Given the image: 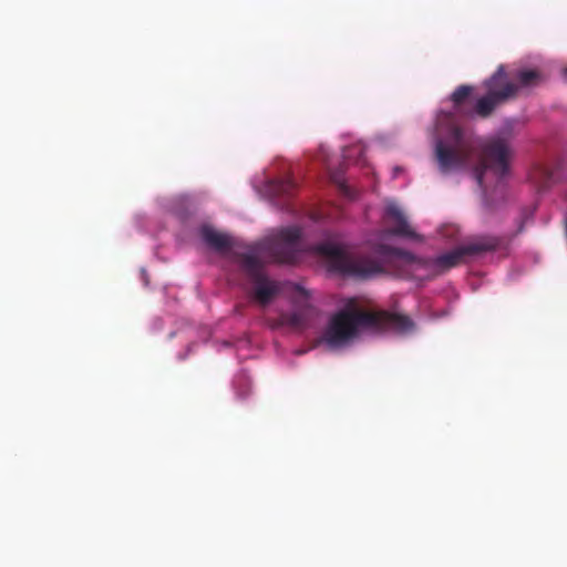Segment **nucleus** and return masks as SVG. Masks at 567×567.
I'll list each match as a JSON object with an SVG mask.
<instances>
[{
	"label": "nucleus",
	"instance_id": "nucleus-3",
	"mask_svg": "<svg viewBox=\"0 0 567 567\" xmlns=\"http://www.w3.org/2000/svg\"><path fill=\"white\" fill-rule=\"evenodd\" d=\"M317 250L327 258L332 270L346 277L364 280L383 271L379 261L369 256L355 254L342 245L322 243Z\"/></svg>",
	"mask_w": 567,
	"mask_h": 567
},
{
	"label": "nucleus",
	"instance_id": "nucleus-14",
	"mask_svg": "<svg viewBox=\"0 0 567 567\" xmlns=\"http://www.w3.org/2000/svg\"><path fill=\"white\" fill-rule=\"evenodd\" d=\"M364 155V146L361 144L352 145L343 151V158L350 161L353 157L361 159Z\"/></svg>",
	"mask_w": 567,
	"mask_h": 567
},
{
	"label": "nucleus",
	"instance_id": "nucleus-10",
	"mask_svg": "<svg viewBox=\"0 0 567 567\" xmlns=\"http://www.w3.org/2000/svg\"><path fill=\"white\" fill-rule=\"evenodd\" d=\"M203 241L217 251H226L234 247V240L230 236L217 231L208 225H204L200 230Z\"/></svg>",
	"mask_w": 567,
	"mask_h": 567
},
{
	"label": "nucleus",
	"instance_id": "nucleus-6",
	"mask_svg": "<svg viewBox=\"0 0 567 567\" xmlns=\"http://www.w3.org/2000/svg\"><path fill=\"white\" fill-rule=\"evenodd\" d=\"M487 94L477 100L475 113L485 118L495 107L517 96V86L508 80L504 65H499L494 74L484 82Z\"/></svg>",
	"mask_w": 567,
	"mask_h": 567
},
{
	"label": "nucleus",
	"instance_id": "nucleus-13",
	"mask_svg": "<svg viewBox=\"0 0 567 567\" xmlns=\"http://www.w3.org/2000/svg\"><path fill=\"white\" fill-rule=\"evenodd\" d=\"M472 92L473 87L471 85L463 84L457 86L451 94V101L456 113L461 112L462 104L470 97Z\"/></svg>",
	"mask_w": 567,
	"mask_h": 567
},
{
	"label": "nucleus",
	"instance_id": "nucleus-9",
	"mask_svg": "<svg viewBox=\"0 0 567 567\" xmlns=\"http://www.w3.org/2000/svg\"><path fill=\"white\" fill-rule=\"evenodd\" d=\"M385 217L392 224L388 230L390 234L414 240H422L410 226L405 215L396 204H389L385 208Z\"/></svg>",
	"mask_w": 567,
	"mask_h": 567
},
{
	"label": "nucleus",
	"instance_id": "nucleus-11",
	"mask_svg": "<svg viewBox=\"0 0 567 567\" xmlns=\"http://www.w3.org/2000/svg\"><path fill=\"white\" fill-rule=\"evenodd\" d=\"M296 189V183L292 178H279L271 181L267 186L269 196L277 202L278 205H285V200H288Z\"/></svg>",
	"mask_w": 567,
	"mask_h": 567
},
{
	"label": "nucleus",
	"instance_id": "nucleus-4",
	"mask_svg": "<svg viewBox=\"0 0 567 567\" xmlns=\"http://www.w3.org/2000/svg\"><path fill=\"white\" fill-rule=\"evenodd\" d=\"M499 246L501 239L498 237L482 236L435 258L417 259V262L422 268L431 271L433 275H440L463 264L467 257L494 251Z\"/></svg>",
	"mask_w": 567,
	"mask_h": 567
},
{
	"label": "nucleus",
	"instance_id": "nucleus-12",
	"mask_svg": "<svg viewBox=\"0 0 567 567\" xmlns=\"http://www.w3.org/2000/svg\"><path fill=\"white\" fill-rule=\"evenodd\" d=\"M515 82H513L517 86V94L520 90L530 89L539 84L542 81V74L536 70H519L514 75Z\"/></svg>",
	"mask_w": 567,
	"mask_h": 567
},
{
	"label": "nucleus",
	"instance_id": "nucleus-2",
	"mask_svg": "<svg viewBox=\"0 0 567 567\" xmlns=\"http://www.w3.org/2000/svg\"><path fill=\"white\" fill-rule=\"evenodd\" d=\"M361 327L398 334H409L415 330L414 321L406 315L386 310L344 309L330 319L322 340L330 349L339 348L353 339Z\"/></svg>",
	"mask_w": 567,
	"mask_h": 567
},
{
	"label": "nucleus",
	"instance_id": "nucleus-1",
	"mask_svg": "<svg viewBox=\"0 0 567 567\" xmlns=\"http://www.w3.org/2000/svg\"><path fill=\"white\" fill-rule=\"evenodd\" d=\"M301 230L291 226L252 245L246 252L234 257L252 285L251 297L261 306H268L284 289L281 281L270 279L264 267L268 262L292 264L298 257Z\"/></svg>",
	"mask_w": 567,
	"mask_h": 567
},
{
	"label": "nucleus",
	"instance_id": "nucleus-15",
	"mask_svg": "<svg viewBox=\"0 0 567 567\" xmlns=\"http://www.w3.org/2000/svg\"><path fill=\"white\" fill-rule=\"evenodd\" d=\"M394 252L399 256H403L405 258H409V259H415L410 252H405V251H402V250H399V249H395Z\"/></svg>",
	"mask_w": 567,
	"mask_h": 567
},
{
	"label": "nucleus",
	"instance_id": "nucleus-5",
	"mask_svg": "<svg viewBox=\"0 0 567 567\" xmlns=\"http://www.w3.org/2000/svg\"><path fill=\"white\" fill-rule=\"evenodd\" d=\"M470 156L471 147L462 128L452 124L447 141L437 140L435 145V157L441 172L447 173L465 166Z\"/></svg>",
	"mask_w": 567,
	"mask_h": 567
},
{
	"label": "nucleus",
	"instance_id": "nucleus-7",
	"mask_svg": "<svg viewBox=\"0 0 567 567\" xmlns=\"http://www.w3.org/2000/svg\"><path fill=\"white\" fill-rule=\"evenodd\" d=\"M509 155V146L502 138L492 140L483 145L480 161L475 168V178L480 187L484 185V175L487 171H491L497 177H503L507 174Z\"/></svg>",
	"mask_w": 567,
	"mask_h": 567
},
{
	"label": "nucleus",
	"instance_id": "nucleus-8",
	"mask_svg": "<svg viewBox=\"0 0 567 567\" xmlns=\"http://www.w3.org/2000/svg\"><path fill=\"white\" fill-rule=\"evenodd\" d=\"M296 290L305 298V303L297 306L293 311H281L278 318L272 321V329L287 326L293 330L302 331L310 326L313 308L308 302V292L300 286H296Z\"/></svg>",
	"mask_w": 567,
	"mask_h": 567
},
{
	"label": "nucleus",
	"instance_id": "nucleus-16",
	"mask_svg": "<svg viewBox=\"0 0 567 567\" xmlns=\"http://www.w3.org/2000/svg\"><path fill=\"white\" fill-rule=\"evenodd\" d=\"M564 75L567 78V68L564 69Z\"/></svg>",
	"mask_w": 567,
	"mask_h": 567
}]
</instances>
